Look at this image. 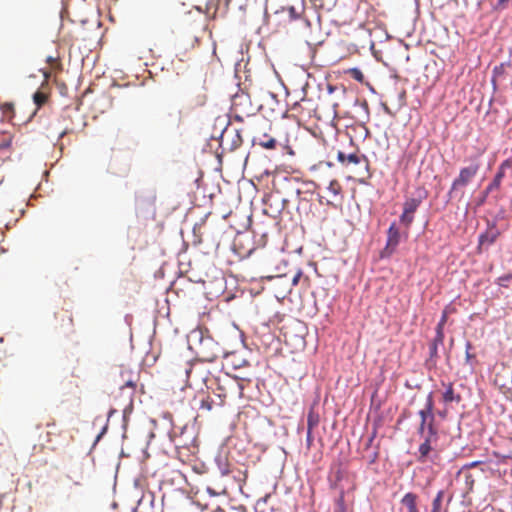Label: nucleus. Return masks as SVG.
Returning <instances> with one entry per match:
<instances>
[{
    "label": "nucleus",
    "instance_id": "nucleus-1",
    "mask_svg": "<svg viewBox=\"0 0 512 512\" xmlns=\"http://www.w3.org/2000/svg\"><path fill=\"white\" fill-rule=\"evenodd\" d=\"M175 376L181 378L186 382V385L191 387L193 384H197L199 381H203L206 383L208 389L211 390V394L214 397H218V400H222V404L224 405L226 399L231 393L232 389L235 387L239 390V396L245 397L244 388L245 383H250L251 379H246L244 377H238L240 381H236L235 379H230L228 377L221 378H213L207 379L205 371L201 364H193L190 362H186L183 368H178L174 371Z\"/></svg>",
    "mask_w": 512,
    "mask_h": 512
},
{
    "label": "nucleus",
    "instance_id": "nucleus-2",
    "mask_svg": "<svg viewBox=\"0 0 512 512\" xmlns=\"http://www.w3.org/2000/svg\"><path fill=\"white\" fill-rule=\"evenodd\" d=\"M275 270L278 272L275 275H261L258 278L259 281H274L277 285L281 286L284 290V292H290L292 287L297 286L302 275L303 271L301 269H298L297 272L294 274L291 280L287 279V274L282 272L281 266H276Z\"/></svg>",
    "mask_w": 512,
    "mask_h": 512
},
{
    "label": "nucleus",
    "instance_id": "nucleus-3",
    "mask_svg": "<svg viewBox=\"0 0 512 512\" xmlns=\"http://www.w3.org/2000/svg\"><path fill=\"white\" fill-rule=\"evenodd\" d=\"M258 352L263 348L264 352L276 353L279 350L280 342L275 334L270 331L269 323L263 322L258 326Z\"/></svg>",
    "mask_w": 512,
    "mask_h": 512
},
{
    "label": "nucleus",
    "instance_id": "nucleus-4",
    "mask_svg": "<svg viewBox=\"0 0 512 512\" xmlns=\"http://www.w3.org/2000/svg\"><path fill=\"white\" fill-rule=\"evenodd\" d=\"M387 240L385 247L380 251V258L381 259H388L390 258L393 253L396 251L398 245L401 241V232L399 227L397 226L396 222H392L387 229Z\"/></svg>",
    "mask_w": 512,
    "mask_h": 512
},
{
    "label": "nucleus",
    "instance_id": "nucleus-5",
    "mask_svg": "<svg viewBox=\"0 0 512 512\" xmlns=\"http://www.w3.org/2000/svg\"><path fill=\"white\" fill-rule=\"evenodd\" d=\"M128 384V386H120L118 393L114 395V400L122 409L124 415L132 411L134 395L136 393L131 380H128Z\"/></svg>",
    "mask_w": 512,
    "mask_h": 512
},
{
    "label": "nucleus",
    "instance_id": "nucleus-6",
    "mask_svg": "<svg viewBox=\"0 0 512 512\" xmlns=\"http://www.w3.org/2000/svg\"><path fill=\"white\" fill-rule=\"evenodd\" d=\"M55 320L54 329L56 331L65 336L73 333V318L71 312L61 309L55 313Z\"/></svg>",
    "mask_w": 512,
    "mask_h": 512
},
{
    "label": "nucleus",
    "instance_id": "nucleus-7",
    "mask_svg": "<svg viewBox=\"0 0 512 512\" xmlns=\"http://www.w3.org/2000/svg\"><path fill=\"white\" fill-rule=\"evenodd\" d=\"M445 335L436 334L429 344V357L425 360V367L431 370L436 367L439 357V346H443Z\"/></svg>",
    "mask_w": 512,
    "mask_h": 512
},
{
    "label": "nucleus",
    "instance_id": "nucleus-8",
    "mask_svg": "<svg viewBox=\"0 0 512 512\" xmlns=\"http://www.w3.org/2000/svg\"><path fill=\"white\" fill-rule=\"evenodd\" d=\"M479 170V164L473 163L469 166L460 169L458 177L453 180L454 187L462 188L466 187L472 178L477 174Z\"/></svg>",
    "mask_w": 512,
    "mask_h": 512
},
{
    "label": "nucleus",
    "instance_id": "nucleus-9",
    "mask_svg": "<svg viewBox=\"0 0 512 512\" xmlns=\"http://www.w3.org/2000/svg\"><path fill=\"white\" fill-rule=\"evenodd\" d=\"M234 110L236 119L240 121H244L246 118H250L255 114L251 101L245 97H238L234 102Z\"/></svg>",
    "mask_w": 512,
    "mask_h": 512
},
{
    "label": "nucleus",
    "instance_id": "nucleus-10",
    "mask_svg": "<svg viewBox=\"0 0 512 512\" xmlns=\"http://www.w3.org/2000/svg\"><path fill=\"white\" fill-rule=\"evenodd\" d=\"M421 203L420 199L410 198L405 201L403 212L400 215V222L405 225L407 228L412 224L414 219V212L417 210Z\"/></svg>",
    "mask_w": 512,
    "mask_h": 512
},
{
    "label": "nucleus",
    "instance_id": "nucleus-11",
    "mask_svg": "<svg viewBox=\"0 0 512 512\" xmlns=\"http://www.w3.org/2000/svg\"><path fill=\"white\" fill-rule=\"evenodd\" d=\"M502 178H500V174H495L492 181L486 186V188L479 194V196L475 200L476 207H481L487 201L489 194L499 189L502 183Z\"/></svg>",
    "mask_w": 512,
    "mask_h": 512
},
{
    "label": "nucleus",
    "instance_id": "nucleus-12",
    "mask_svg": "<svg viewBox=\"0 0 512 512\" xmlns=\"http://www.w3.org/2000/svg\"><path fill=\"white\" fill-rule=\"evenodd\" d=\"M501 232L499 229L494 230H485L480 233L478 236V249L480 250L483 245H492L497 238L500 236Z\"/></svg>",
    "mask_w": 512,
    "mask_h": 512
},
{
    "label": "nucleus",
    "instance_id": "nucleus-13",
    "mask_svg": "<svg viewBox=\"0 0 512 512\" xmlns=\"http://www.w3.org/2000/svg\"><path fill=\"white\" fill-rule=\"evenodd\" d=\"M222 400H215V397L209 392L200 403V409L206 412H211L218 408L223 407Z\"/></svg>",
    "mask_w": 512,
    "mask_h": 512
},
{
    "label": "nucleus",
    "instance_id": "nucleus-14",
    "mask_svg": "<svg viewBox=\"0 0 512 512\" xmlns=\"http://www.w3.org/2000/svg\"><path fill=\"white\" fill-rule=\"evenodd\" d=\"M128 380H131L133 384V388L137 389L139 382V374L135 373L129 369H122L120 372V381L118 382L120 386H128Z\"/></svg>",
    "mask_w": 512,
    "mask_h": 512
},
{
    "label": "nucleus",
    "instance_id": "nucleus-15",
    "mask_svg": "<svg viewBox=\"0 0 512 512\" xmlns=\"http://www.w3.org/2000/svg\"><path fill=\"white\" fill-rule=\"evenodd\" d=\"M273 198L272 195H267L265 194L263 197H262V204H263V208H262V213L264 215H267L269 216L270 218L272 219H275L277 217V215L280 213V209L278 207V205L276 206H273L272 204H269V207H267L268 205V202Z\"/></svg>",
    "mask_w": 512,
    "mask_h": 512
},
{
    "label": "nucleus",
    "instance_id": "nucleus-16",
    "mask_svg": "<svg viewBox=\"0 0 512 512\" xmlns=\"http://www.w3.org/2000/svg\"><path fill=\"white\" fill-rule=\"evenodd\" d=\"M442 399L444 403H459L462 400V397L460 394L455 393L453 383L450 382L446 385L445 391L442 394Z\"/></svg>",
    "mask_w": 512,
    "mask_h": 512
},
{
    "label": "nucleus",
    "instance_id": "nucleus-17",
    "mask_svg": "<svg viewBox=\"0 0 512 512\" xmlns=\"http://www.w3.org/2000/svg\"><path fill=\"white\" fill-rule=\"evenodd\" d=\"M418 496L413 492H407L401 499V503L407 507L408 512H419L417 507Z\"/></svg>",
    "mask_w": 512,
    "mask_h": 512
},
{
    "label": "nucleus",
    "instance_id": "nucleus-18",
    "mask_svg": "<svg viewBox=\"0 0 512 512\" xmlns=\"http://www.w3.org/2000/svg\"><path fill=\"white\" fill-rule=\"evenodd\" d=\"M354 106L359 108L358 114L362 119L363 124L368 122L370 119V111L367 101L356 98L354 101Z\"/></svg>",
    "mask_w": 512,
    "mask_h": 512
},
{
    "label": "nucleus",
    "instance_id": "nucleus-19",
    "mask_svg": "<svg viewBox=\"0 0 512 512\" xmlns=\"http://www.w3.org/2000/svg\"><path fill=\"white\" fill-rule=\"evenodd\" d=\"M435 442L431 439H424V441L420 444L418 452L419 457L418 460L423 462L426 460V458L429 456L431 451L433 450L432 443Z\"/></svg>",
    "mask_w": 512,
    "mask_h": 512
},
{
    "label": "nucleus",
    "instance_id": "nucleus-20",
    "mask_svg": "<svg viewBox=\"0 0 512 512\" xmlns=\"http://www.w3.org/2000/svg\"><path fill=\"white\" fill-rule=\"evenodd\" d=\"M439 438L438 428H437V420L430 419L427 422L426 434L424 439H431L437 441Z\"/></svg>",
    "mask_w": 512,
    "mask_h": 512
},
{
    "label": "nucleus",
    "instance_id": "nucleus-21",
    "mask_svg": "<svg viewBox=\"0 0 512 512\" xmlns=\"http://www.w3.org/2000/svg\"><path fill=\"white\" fill-rule=\"evenodd\" d=\"M277 144V140L274 137L269 136L266 132H264L262 137L258 139V146L268 150L275 149Z\"/></svg>",
    "mask_w": 512,
    "mask_h": 512
},
{
    "label": "nucleus",
    "instance_id": "nucleus-22",
    "mask_svg": "<svg viewBox=\"0 0 512 512\" xmlns=\"http://www.w3.org/2000/svg\"><path fill=\"white\" fill-rule=\"evenodd\" d=\"M464 196V191L461 190L459 187H454V183L452 182V185L449 189V191L447 192L446 196H445V204L447 205L448 203H450L452 200L454 199H458V200H461L462 197Z\"/></svg>",
    "mask_w": 512,
    "mask_h": 512
},
{
    "label": "nucleus",
    "instance_id": "nucleus-23",
    "mask_svg": "<svg viewBox=\"0 0 512 512\" xmlns=\"http://www.w3.org/2000/svg\"><path fill=\"white\" fill-rule=\"evenodd\" d=\"M320 421L319 414L314 411L313 408H310L307 413V430L313 431V429L318 426Z\"/></svg>",
    "mask_w": 512,
    "mask_h": 512
},
{
    "label": "nucleus",
    "instance_id": "nucleus-24",
    "mask_svg": "<svg viewBox=\"0 0 512 512\" xmlns=\"http://www.w3.org/2000/svg\"><path fill=\"white\" fill-rule=\"evenodd\" d=\"M219 5L220 0H208L206 3V14L211 18H215L219 10Z\"/></svg>",
    "mask_w": 512,
    "mask_h": 512
},
{
    "label": "nucleus",
    "instance_id": "nucleus-25",
    "mask_svg": "<svg viewBox=\"0 0 512 512\" xmlns=\"http://www.w3.org/2000/svg\"><path fill=\"white\" fill-rule=\"evenodd\" d=\"M48 100V94L42 90H38L33 95V101L37 108L42 107Z\"/></svg>",
    "mask_w": 512,
    "mask_h": 512
},
{
    "label": "nucleus",
    "instance_id": "nucleus-26",
    "mask_svg": "<svg viewBox=\"0 0 512 512\" xmlns=\"http://www.w3.org/2000/svg\"><path fill=\"white\" fill-rule=\"evenodd\" d=\"M418 415L420 417V422L427 423L430 419H434L433 409L428 407L422 408L418 411Z\"/></svg>",
    "mask_w": 512,
    "mask_h": 512
},
{
    "label": "nucleus",
    "instance_id": "nucleus-27",
    "mask_svg": "<svg viewBox=\"0 0 512 512\" xmlns=\"http://www.w3.org/2000/svg\"><path fill=\"white\" fill-rule=\"evenodd\" d=\"M347 161L349 163H353V164H360L361 161H365L366 163H368V158L365 154H362V155H358L356 153H349L347 155ZM366 168L368 169V164H366Z\"/></svg>",
    "mask_w": 512,
    "mask_h": 512
},
{
    "label": "nucleus",
    "instance_id": "nucleus-28",
    "mask_svg": "<svg viewBox=\"0 0 512 512\" xmlns=\"http://www.w3.org/2000/svg\"><path fill=\"white\" fill-rule=\"evenodd\" d=\"M349 75L357 82L364 84L365 83V77L363 72L358 67H352L348 70Z\"/></svg>",
    "mask_w": 512,
    "mask_h": 512
},
{
    "label": "nucleus",
    "instance_id": "nucleus-29",
    "mask_svg": "<svg viewBox=\"0 0 512 512\" xmlns=\"http://www.w3.org/2000/svg\"><path fill=\"white\" fill-rule=\"evenodd\" d=\"M512 167V157H509L501 162L495 174H500V178L505 177L506 170Z\"/></svg>",
    "mask_w": 512,
    "mask_h": 512
},
{
    "label": "nucleus",
    "instance_id": "nucleus-30",
    "mask_svg": "<svg viewBox=\"0 0 512 512\" xmlns=\"http://www.w3.org/2000/svg\"><path fill=\"white\" fill-rule=\"evenodd\" d=\"M444 494H445L444 490H439L437 492L435 498L432 501V509L431 510H435V511L441 512L442 501H443V498H444Z\"/></svg>",
    "mask_w": 512,
    "mask_h": 512
},
{
    "label": "nucleus",
    "instance_id": "nucleus-31",
    "mask_svg": "<svg viewBox=\"0 0 512 512\" xmlns=\"http://www.w3.org/2000/svg\"><path fill=\"white\" fill-rule=\"evenodd\" d=\"M447 319H448L447 312L443 311L442 315L440 317V320L438 321V323L436 324V327H435L436 334L445 335L444 334V326H445V323L447 322Z\"/></svg>",
    "mask_w": 512,
    "mask_h": 512
},
{
    "label": "nucleus",
    "instance_id": "nucleus-32",
    "mask_svg": "<svg viewBox=\"0 0 512 512\" xmlns=\"http://www.w3.org/2000/svg\"><path fill=\"white\" fill-rule=\"evenodd\" d=\"M512 280V272L501 275L496 279V284L500 287H509V282Z\"/></svg>",
    "mask_w": 512,
    "mask_h": 512
},
{
    "label": "nucleus",
    "instance_id": "nucleus-33",
    "mask_svg": "<svg viewBox=\"0 0 512 512\" xmlns=\"http://www.w3.org/2000/svg\"><path fill=\"white\" fill-rule=\"evenodd\" d=\"M333 512H346V504L343 493L336 499Z\"/></svg>",
    "mask_w": 512,
    "mask_h": 512
},
{
    "label": "nucleus",
    "instance_id": "nucleus-34",
    "mask_svg": "<svg viewBox=\"0 0 512 512\" xmlns=\"http://www.w3.org/2000/svg\"><path fill=\"white\" fill-rule=\"evenodd\" d=\"M12 141H13L12 136H7V137L3 138L0 142V152H2L4 150L9 151L12 147Z\"/></svg>",
    "mask_w": 512,
    "mask_h": 512
},
{
    "label": "nucleus",
    "instance_id": "nucleus-35",
    "mask_svg": "<svg viewBox=\"0 0 512 512\" xmlns=\"http://www.w3.org/2000/svg\"><path fill=\"white\" fill-rule=\"evenodd\" d=\"M4 115L12 117L14 113V105L12 103H4L0 106Z\"/></svg>",
    "mask_w": 512,
    "mask_h": 512
},
{
    "label": "nucleus",
    "instance_id": "nucleus-36",
    "mask_svg": "<svg viewBox=\"0 0 512 512\" xmlns=\"http://www.w3.org/2000/svg\"><path fill=\"white\" fill-rule=\"evenodd\" d=\"M447 413L448 411L446 408L439 410H435V407L433 408L434 420H436L437 417L444 420L447 417Z\"/></svg>",
    "mask_w": 512,
    "mask_h": 512
},
{
    "label": "nucleus",
    "instance_id": "nucleus-37",
    "mask_svg": "<svg viewBox=\"0 0 512 512\" xmlns=\"http://www.w3.org/2000/svg\"><path fill=\"white\" fill-rule=\"evenodd\" d=\"M289 13L290 20H298L300 18V13L297 11V9L294 6H289L287 8Z\"/></svg>",
    "mask_w": 512,
    "mask_h": 512
},
{
    "label": "nucleus",
    "instance_id": "nucleus-38",
    "mask_svg": "<svg viewBox=\"0 0 512 512\" xmlns=\"http://www.w3.org/2000/svg\"><path fill=\"white\" fill-rule=\"evenodd\" d=\"M425 407H428L430 409H433L435 407L434 405V392L430 391L426 397Z\"/></svg>",
    "mask_w": 512,
    "mask_h": 512
},
{
    "label": "nucleus",
    "instance_id": "nucleus-39",
    "mask_svg": "<svg viewBox=\"0 0 512 512\" xmlns=\"http://www.w3.org/2000/svg\"><path fill=\"white\" fill-rule=\"evenodd\" d=\"M505 73V69L503 68V65H496L492 70V76L494 77H500Z\"/></svg>",
    "mask_w": 512,
    "mask_h": 512
},
{
    "label": "nucleus",
    "instance_id": "nucleus-40",
    "mask_svg": "<svg viewBox=\"0 0 512 512\" xmlns=\"http://www.w3.org/2000/svg\"><path fill=\"white\" fill-rule=\"evenodd\" d=\"M259 126H261L263 129H266L267 127L271 126V122L265 115H263L261 120L258 118V127Z\"/></svg>",
    "mask_w": 512,
    "mask_h": 512
},
{
    "label": "nucleus",
    "instance_id": "nucleus-41",
    "mask_svg": "<svg viewBox=\"0 0 512 512\" xmlns=\"http://www.w3.org/2000/svg\"><path fill=\"white\" fill-rule=\"evenodd\" d=\"M206 99L207 97L204 93L197 95L194 103L195 106H203L206 103Z\"/></svg>",
    "mask_w": 512,
    "mask_h": 512
},
{
    "label": "nucleus",
    "instance_id": "nucleus-42",
    "mask_svg": "<svg viewBox=\"0 0 512 512\" xmlns=\"http://www.w3.org/2000/svg\"><path fill=\"white\" fill-rule=\"evenodd\" d=\"M305 441H306L307 448L310 449L313 444V441H314L313 431L307 430Z\"/></svg>",
    "mask_w": 512,
    "mask_h": 512
},
{
    "label": "nucleus",
    "instance_id": "nucleus-43",
    "mask_svg": "<svg viewBox=\"0 0 512 512\" xmlns=\"http://www.w3.org/2000/svg\"><path fill=\"white\" fill-rule=\"evenodd\" d=\"M213 512H245L244 508L242 506L239 507H230L228 511H225L221 508H217Z\"/></svg>",
    "mask_w": 512,
    "mask_h": 512
},
{
    "label": "nucleus",
    "instance_id": "nucleus-44",
    "mask_svg": "<svg viewBox=\"0 0 512 512\" xmlns=\"http://www.w3.org/2000/svg\"><path fill=\"white\" fill-rule=\"evenodd\" d=\"M474 358V354H472L470 351H465V364L470 365L472 367Z\"/></svg>",
    "mask_w": 512,
    "mask_h": 512
},
{
    "label": "nucleus",
    "instance_id": "nucleus-45",
    "mask_svg": "<svg viewBox=\"0 0 512 512\" xmlns=\"http://www.w3.org/2000/svg\"><path fill=\"white\" fill-rule=\"evenodd\" d=\"M337 185V181L336 180H332L329 184V186L327 187L328 191H330L331 193H333L334 195H337L339 193V189H337L335 186Z\"/></svg>",
    "mask_w": 512,
    "mask_h": 512
},
{
    "label": "nucleus",
    "instance_id": "nucleus-46",
    "mask_svg": "<svg viewBox=\"0 0 512 512\" xmlns=\"http://www.w3.org/2000/svg\"><path fill=\"white\" fill-rule=\"evenodd\" d=\"M426 427H427V423L420 422V425L417 429V434L424 438V436L426 434Z\"/></svg>",
    "mask_w": 512,
    "mask_h": 512
},
{
    "label": "nucleus",
    "instance_id": "nucleus-47",
    "mask_svg": "<svg viewBox=\"0 0 512 512\" xmlns=\"http://www.w3.org/2000/svg\"><path fill=\"white\" fill-rule=\"evenodd\" d=\"M347 155L346 153L342 152V151H338L337 153V160L338 162L340 163H345V161H347Z\"/></svg>",
    "mask_w": 512,
    "mask_h": 512
},
{
    "label": "nucleus",
    "instance_id": "nucleus-48",
    "mask_svg": "<svg viewBox=\"0 0 512 512\" xmlns=\"http://www.w3.org/2000/svg\"><path fill=\"white\" fill-rule=\"evenodd\" d=\"M378 456H379L378 451H374V452L370 455V457H369L368 464H370V465H371V464H374V463L377 461Z\"/></svg>",
    "mask_w": 512,
    "mask_h": 512
},
{
    "label": "nucleus",
    "instance_id": "nucleus-49",
    "mask_svg": "<svg viewBox=\"0 0 512 512\" xmlns=\"http://www.w3.org/2000/svg\"><path fill=\"white\" fill-rule=\"evenodd\" d=\"M304 185L307 186V192H312L311 188L316 187V183L313 180L305 181Z\"/></svg>",
    "mask_w": 512,
    "mask_h": 512
},
{
    "label": "nucleus",
    "instance_id": "nucleus-50",
    "mask_svg": "<svg viewBox=\"0 0 512 512\" xmlns=\"http://www.w3.org/2000/svg\"><path fill=\"white\" fill-rule=\"evenodd\" d=\"M381 107H382V109H383L384 113H386L387 115H390V116H393V115H394V114H393V112H392V111H391V109L387 106V104H386V103L381 102Z\"/></svg>",
    "mask_w": 512,
    "mask_h": 512
},
{
    "label": "nucleus",
    "instance_id": "nucleus-51",
    "mask_svg": "<svg viewBox=\"0 0 512 512\" xmlns=\"http://www.w3.org/2000/svg\"><path fill=\"white\" fill-rule=\"evenodd\" d=\"M494 229H498L496 220L488 221L486 230H494Z\"/></svg>",
    "mask_w": 512,
    "mask_h": 512
},
{
    "label": "nucleus",
    "instance_id": "nucleus-52",
    "mask_svg": "<svg viewBox=\"0 0 512 512\" xmlns=\"http://www.w3.org/2000/svg\"><path fill=\"white\" fill-rule=\"evenodd\" d=\"M504 217H505V211H504V209H500L499 212L496 214L494 220H496V222H497L498 220L504 219Z\"/></svg>",
    "mask_w": 512,
    "mask_h": 512
},
{
    "label": "nucleus",
    "instance_id": "nucleus-53",
    "mask_svg": "<svg viewBox=\"0 0 512 512\" xmlns=\"http://www.w3.org/2000/svg\"><path fill=\"white\" fill-rule=\"evenodd\" d=\"M376 436V431L374 430L371 436L368 438V441L366 443V448L370 447L372 445V442Z\"/></svg>",
    "mask_w": 512,
    "mask_h": 512
},
{
    "label": "nucleus",
    "instance_id": "nucleus-54",
    "mask_svg": "<svg viewBox=\"0 0 512 512\" xmlns=\"http://www.w3.org/2000/svg\"><path fill=\"white\" fill-rule=\"evenodd\" d=\"M491 84L493 86V90L497 89V77L491 76Z\"/></svg>",
    "mask_w": 512,
    "mask_h": 512
},
{
    "label": "nucleus",
    "instance_id": "nucleus-55",
    "mask_svg": "<svg viewBox=\"0 0 512 512\" xmlns=\"http://www.w3.org/2000/svg\"><path fill=\"white\" fill-rule=\"evenodd\" d=\"M366 86L368 87L369 91L372 93V94H376V90L375 88L369 83V82H365Z\"/></svg>",
    "mask_w": 512,
    "mask_h": 512
},
{
    "label": "nucleus",
    "instance_id": "nucleus-56",
    "mask_svg": "<svg viewBox=\"0 0 512 512\" xmlns=\"http://www.w3.org/2000/svg\"><path fill=\"white\" fill-rule=\"evenodd\" d=\"M335 89H336V87H335V86H333V85L329 84V85L327 86V92H328V94H332V93H334Z\"/></svg>",
    "mask_w": 512,
    "mask_h": 512
},
{
    "label": "nucleus",
    "instance_id": "nucleus-57",
    "mask_svg": "<svg viewBox=\"0 0 512 512\" xmlns=\"http://www.w3.org/2000/svg\"><path fill=\"white\" fill-rule=\"evenodd\" d=\"M342 478H343L342 472H341V470H338L336 472V481H341Z\"/></svg>",
    "mask_w": 512,
    "mask_h": 512
},
{
    "label": "nucleus",
    "instance_id": "nucleus-58",
    "mask_svg": "<svg viewBox=\"0 0 512 512\" xmlns=\"http://www.w3.org/2000/svg\"><path fill=\"white\" fill-rule=\"evenodd\" d=\"M268 497L269 496L266 494L265 496L259 498L258 499V505L260 504V502L266 503Z\"/></svg>",
    "mask_w": 512,
    "mask_h": 512
},
{
    "label": "nucleus",
    "instance_id": "nucleus-59",
    "mask_svg": "<svg viewBox=\"0 0 512 512\" xmlns=\"http://www.w3.org/2000/svg\"><path fill=\"white\" fill-rule=\"evenodd\" d=\"M472 348V344L470 341H467L465 344V351H470Z\"/></svg>",
    "mask_w": 512,
    "mask_h": 512
},
{
    "label": "nucleus",
    "instance_id": "nucleus-60",
    "mask_svg": "<svg viewBox=\"0 0 512 512\" xmlns=\"http://www.w3.org/2000/svg\"><path fill=\"white\" fill-rule=\"evenodd\" d=\"M481 463V461H473L471 462L470 464L467 465V467H476L477 465H479Z\"/></svg>",
    "mask_w": 512,
    "mask_h": 512
},
{
    "label": "nucleus",
    "instance_id": "nucleus-61",
    "mask_svg": "<svg viewBox=\"0 0 512 512\" xmlns=\"http://www.w3.org/2000/svg\"><path fill=\"white\" fill-rule=\"evenodd\" d=\"M500 65H503V68L505 69L506 67H510L511 66V61L508 60L506 62H502V63H500Z\"/></svg>",
    "mask_w": 512,
    "mask_h": 512
},
{
    "label": "nucleus",
    "instance_id": "nucleus-62",
    "mask_svg": "<svg viewBox=\"0 0 512 512\" xmlns=\"http://www.w3.org/2000/svg\"><path fill=\"white\" fill-rule=\"evenodd\" d=\"M509 0H498V6H501L505 3H507Z\"/></svg>",
    "mask_w": 512,
    "mask_h": 512
},
{
    "label": "nucleus",
    "instance_id": "nucleus-63",
    "mask_svg": "<svg viewBox=\"0 0 512 512\" xmlns=\"http://www.w3.org/2000/svg\"><path fill=\"white\" fill-rule=\"evenodd\" d=\"M263 94H264L265 96H271V97H272V99H274V95H273L272 93L268 92V91H264V92H263Z\"/></svg>",
    "mask_w": 512,
    "mask_h": 512
},
{
    "label": "nucleus",
    "instance_id": "nucleus-64",
    "mask_svg": "<svg viewBox=\"0 0 512 512\" xmlns=\"http://www.w3.org/2000/svg\"><path fill=\"white\" fill-rule=\"evenodd\" d=\"M289 155H294V151L290 147H286Z\"/></svg>",
    "mask_w": 512,
    "mask_h": 512
}]
</instances>
